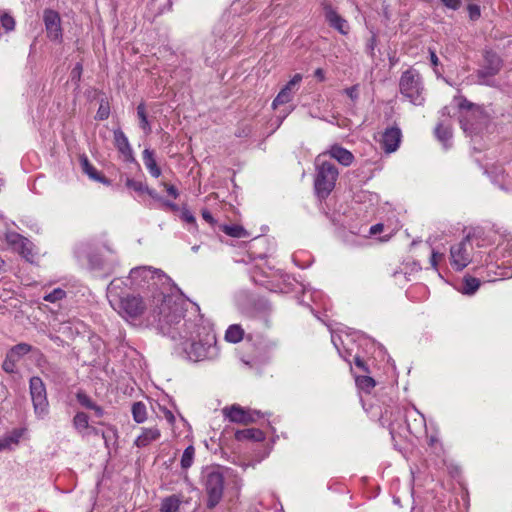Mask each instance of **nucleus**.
Wrapping results in <instances>:
<instances>
[{
  "instance_id": "ea45409f",
  "label": "nucleus",
  "mask_w": 512,
  "mask_h": 512,
  "mask_svg": "<svg viewBox=\"0 0 512 512\" xmlns=\"http://www.w3.org/2000/svg\"><path fill=\"white\" fill-rule=\"evenodd\" d=\"M32 347L26 343H20L13 346L7 353L15 360L19 361L24 355L31 351Z\"/></svg>"
},
{
  "instance_id": "c9c22d12",
  "label": "nucleus",
  "mask_w": 512,
  "mask_h": 512,
  "mask_svg": "<svg viewBox=\"0 0 512 512\" xmlns=\"http://www.w3.org/2000/svg\"><path fill=\"white\" fill-rule=\"evenodd\" d=\"M137 117L139 119L140 128L146 133L149 134L151 132V125L147 117L146 107L144 103H140L137 106Z\"/></svg>"
},
{
  "instance_id": "052dcab7",
  "label": "nucleus",
  "mask_w": 512,
  "mask_h": 512,
  "mask_svg": "<svg viewBox=\"0 0 512 512\" xmlns=\"http://www.w3.org/2000/svg\"><path fill=\"white\" fill-rule=\"evenodd\" d=\"M345 93L352 99V100H355L358 98V87L355 85V86H351L349 88H347L345 90Z\"/></svg>"
},
{
  "instance_id": "09e8293b",
  "label": "nucleus",
  "mask_w": 512,
  "mask_h": 512,
  "mask_svg": "<svg viewBox=\"0 0 512 512\" xmlns=\"http://www.w3.org/2000/svg\"><path fill=\"white\" fill-rule=\"evenodd\" d=\"M18 361L11 357L8 353L3 361L2 368L7 373H14L16 371V363Z\"/></svg>"
},
{
  "instance_id": "c85d7f7f",
  "label": "nucleus",
  "mask_w": 512,
  "mask_h": 512,
  "mask_svg": "<svg viewBox=\"0 0 512 512\" xmlns=\"http://www.w3.org/2000/svg\"><path fill=\"white\" fill-rule=\"evenodd\" d=\"M235 438L238 441L251 440V441H255V442H260L265 439V435L259 429L246 428V429H242V430H237L235 432Z\"/></svg>"
},
{
  "instance_id": "58836bf2",
  "label": "nucleus",
  "mask_w": 512,
  "mask_h": 512,
  "mask_svg": "<svg viewBox=\"0 0 512 512\" xmlns=\"http://www.w3.org/2000/svg\"><path fill=\"white\" fill-rule=\"evenodd\" d=\"M293 96L294 93L291 92V90L283 87L272 102L273 108L289 103L293 99Z\"/></svg>"
},
{
  "instance_id": "72a5a7b5",
  "label": "nucleus",
  "mask_w": 512,
  "mask_h": 512,
  "mask_svg": "<svg viewBox=\"0 0 512 512\" xmlns=\"http://www.w3.org/2000/svg\"><path fill=\"white\" fill-rule=\"evenodd\" d=\"M480 287L479 279L467 276L463 280V285L459 291L464 295H473Z\"/></svg>"
},
{
  "instance_id": "4468645a",
  "label": "nucleus",
  "mask_w": 512,
  "mask_h": 512,
  "mask_svg": "<svg viewBox=\"0 0 512 512\" xmlns=\"http://www.w3.org/2000/svg\"><path fill=\"white\" fill-rule=\"evenodd\" d=\"M252 279L254 282L264 286L272 292L288 293L290 291V283L288 282L289 278L284 275H279L278 273H273L269 276L266 275L265 279H259L257 271H255L252 274Z\"/></svg>"
},
{
  "instance_id": "a878e982",
  "label": "nucleus",
  "mask_w": 512,
  "mask_h": 512,
  "mask_svg": "<svg viewBox=\"0 0 512 512\" xmlns=\"http://www.w3.org/2000/svg\"><path fill=\"white\" fill-rule=\"evenodd\" d=\"M354 201L364 205L366 209L375 207L379 203V196L374 192L360 190L354 195Z\"/></svg>"
},
{
  "instance_id": "b1692460",
  "label": "nucleus",
  "mask_w": 512,
  "mask_h": 512,
  "mask_svg": "<svg viewBox=\"0 0 512 512\" xmlns=\"http://www.w3.org/2000/svg\"><path fill=\"white\" fill-rule=\"evenodd\" d=\"M324 153H327V156H330L331 158L335 159L338 163H340L343 166H350L354 161V155L344 147L334 144L332 145L327 151Z\"/></svg>"
},
{
  "instance_id": "5701e85b",
  "label": "nucleus",
  "mask_w": 512,
  "mask_h": 512,
  "mask_svg": "<svg viewBox=\"0 0 512 512\" xmlns=\"http://www.w3.org/2000/svg\"><path fill=\"white\" fill-rule=\"evenodd\" d=\"M114 145L117 150L121 153L126 161H134L133 150L128 141V138L121 129H116L113 132Z\"/></svg>"
},
{
  "instance_id": "e2e57ef3",
  "label": "nucleus",
  "mask_w": 512,
  "mask_h": 512,
  "mask_svg": "<svg viewBox=\"0 0 512 512\" xmlns=\"http://www.w3.org/2000/svg\"><path fill=\"white\" fill-rule=\"evenodd\" d=\"M145 193H147L152 199L159 201L160 203H162V201L164 199L154 189H150L149 187H147V190Z\"/></svg>"
},
{
  "instance_id": "bb28decb",
  "label": "nucleus",
  "mask_w": 512,
  "mask_h": 512,
  "mask_svg": "<svg viewBox=\"0 0 512 512\" xmlns=\"http://www.w3.org/2000/svg\"><path fill=\"white\" fill-rule=\"evenodd\" d=\"M160 437V431L156 427L143 428L142 433L136 438L137 447H145Z\"/></svg>"
},
{
  "instance_id": "c03bdc74",
  "label": "nucleus",
  "mask_w": 512,
  "mask_h": 512,
  "mask_svg": "<svg viewBox=\"0 0 512 512\" xmlns=\"http://www.w3.org/2000/svg\"><path fill=\"white\" fill-rule=\"evenodd\" d=\"M66 297V292L62 288H55L53 291L44 295L43 299L50 303H56Z\"/></svg>"
},
{
  "instance_id": "7ed1b4c3",
  "label": "nucleus",
  "mask_w": 512,
  "mask_h": 512,
  "mask_svg": "<svg viewBox=\"0 0 512 512\" xmlns=\"http://www.w3.org/2000/svg\"><path fill=\"white\" fill-rule=\"evenodd\" d=\"M128 284L123 278L113 279L107 287V298L111 307L126 321L140 319L156 325L160 331V319L154 318V306H160V298H149L148 303L140 296L127 293Z\"/></svg>"
},
{
  "instance_id": "de8ad7c7",
  "label": "nucleus",
  "mask_w": 512,
  "mask_h": 512,
  "mask_svg": "<svg viewBox=\"0 0 512 512\" xmlns=\"http://www.w3.org/2000/svg\"><path fill=\"white\" fill-rule=\"evenodd\" d=\"M78 403L86 409H91L95 402L83 391H78L76 394Z\"/></svg>"
},
{
  "instance_id": "39448f33",
  "label": "nucleus",
  "mask_w": 512,
  "mask_h": 512,
  "mask_svg": "<svg viewBox=\"0 0 512 512\" xmlns=\"http://www.w3.org/2000/svg\"><path fill=\"white\" fill-rule=\"evenodd\" d=\"M327 153H321L315 158L314 188L319 198H326L334 189L339 171L326 159Z\"/></svg>"
},
{
  "instance_id": "dca6fc26",
  "label": "nucleus",
  "mask_w": 512,
  "mask_h": 512,
  "mask_svg": "<svg viewBox=\"0 0 512 512\" xmlns=\"http://www.w3.org/2000/svg\"><path fill=\"white\" fill-rule=\"evenodd\" d=\"M223 414L231 422L247 424L256 421L262 417V413L258 410L244 409L239 405H232L231 407H225Z\"/></svg>"
},
{
  "instance_id": "69168bd1",
  "label": "nucleus",
  "mask_w": 512,
  "mask_h": 512,
  "mask_svg": "<svg viewBox=\"0 0 512 512\" xmlns=\"http://www.w3.org/2000/svg\"><path fill=\"white\" fill-rule=\"evenodd\" d=\"M382 230H383V224L378 223V224H375V225L370 227L369 233L371 235H377Z\"/></svg>"
},
{
  "instance_id": "bf43d9fd",
  "label": "nucleus",
  "mask_w": 512,
  "mask_h": 512,
  "mask_svg": "<svg viewBox=\"0 0 512 512\" xmlns=\"http://www.w3.org/2000/svg\"><path fill=\"white\" fill-rule=\"evenodd\" d=\"M353 360H354V363L355 365L362 369L363 371L367 372L368 371V368L366 367V364L364 362V360L359 356V355H354L353 356Z\"/></svg>"
},
{
  "instance_id": "a18cd8bd",
  "label": "nucleus",
  "mask_w": 512,
  "mask_h": 512,
  "mask_svg": "<svg viewBox=\"0 0 512 512\" xmlns=\"http://www.w3.org/2000/svg\"><path fill=\"white\" fill-rule=\"evenodd\" d=\"M171 0H152L151 1V9L158 13V14H161L167 10H169L171 8Z\"/></svg>"
},
{
  "instance_id": "a19ab883",
  "label": "nucleus",
  "mask_w": 512,
  "mask_h": 512,
  "mask_svg": "<svg viewBox=\"0 0 512 512\" xmlns=\"http://www.w3.org/2000/svg\"><path fill=\"white\" fill-rule=\"evenodd\" d=\"M23 433V429H14L3 437L5 443L9 445L10 450L18 445Z\"/></svg>"
},
{
  "instance_id": "603ef678",
  "label": "nucleus",
  "mask_w": 512,
  "mask_h": 512,
  "mask_svg": "<svg viewBox=\"0 0 512 512\" xmlns=\"http://www.w3.org/2000/svg\"><path fill=\"white\" fill-rule=\"evenodd\" d=\"M469 18L472 21H475L480 18L481 16V10L480 7L476 4H469L467 7Z\"/></svg>"
},
{
  "instance_id": "0eeeda50",
  "label": "nucleus",
  "mask_w": 512,
  "mask_h": 512,
  "mask_svg": "<svg viewBox=\"0 0 512 512\" xmlns=\"http://www.w3.org/2000/svg\"><path fill=\"white\" fill-rule=\"evenodd\" d=\"M225 473L219 466L206 467L202 472V482L207 494V506L214 508L222 499L224 490Z\"/></svg>"
},
{
  "instance_id": "473e14b6",
  "label": "nucleus",
  "mask_w": 512,
  "mask_h": 512,
  "mask_svg": "<svg viewBox=\"0 0 512 512\" xmlns=\"http://www.w3.org/2000/svg\"><path fill=\"white\" fill-rule=\"evenodd\" d=\"M73 427L77 430V432L81 435H85V431L89 427V418L88 415L84 412H77L73 417Z\"/></svg>"
},
{
  "instance_id": "9d476101",
  "label": "nucleus",
  "mask_w": 512,
  "mask_h": 512,
  "mask_svg": "<svg viewBox=\"0 0 512 512\" xmlns=\"http://www.w3.org/2000/svg\"><path fill=\"white\" fill-rule=\"evenodd\" d=\"M399 88L401 94L414 105H422L424 102L423 85L419 73L409 69L402 73Z\"/></svg>"
},
{
  "instance_id": "f257e3e1",
  "label": "nucleus",
  "mask_w": 512,
  "mask_h": 512,
  "mask_svg": "<svg viewBox=\"0 0 512 512\" xmlns=\"http://www.w3.org/2000/svg\"><path fill=\"white\" fill-rule=\"evenodd\" d=\"M160 332L174 342L175 351L186 360L200 362L219 356L213 325L199 313V306L195 303L188 301L187 305L164 314Z\"/></svg>"
},
{
  "instance_id": "4d7b16f0",
  "label": "nucleus",
  "mask_w": 512,
  "mask_h": 512,
  "mask_svg": "<svg viewBox=\"0 0 512 512\" xmlns=\"http://www.w3.org/2000/svg\"><path fill=\"white\" fill-rule=\"evenodd\" d=\"M163 186L165 187L168 195L171 196L173 199H177L179 197V191L174 185L163 183Z\"/></svg>"
},
{
  "instance_id": "2f4dec72",
  "label": "nucleus",
  "mask_w": 512,
  "mask_h": 512,
  "mask_svg": "<svg viewBox=\"0 0 512 512\" xmlns=\"http://www.w3.org/2000/svg\"><path fill=\"white\" fill-rule=\"evenodd\" d=\"M219 228L228 236L234 238H247L250 236L249 232L241 225L238 224H223Z\"/></svg>"
},
{
  "instance_id": "4be33fe9",
  "label": "nucleus",
  "mask_w": 512,
  "mask_h": 512,
  "mask_svg": "<svg viewBox=\"0 0 512 512\" xmlns=\"http://www.w3.org/2000/svg\"><path fill=\"white\" fill-rule=\"evenodd\" d=\"M324 11L325 18L332 28L337 30L342 35L348 34L350 29L348 22L341 15H339L335 9H333L331 6H326Z\"/></svg>"
},
{
  "instance_id": "37998d69",
  "label": "nucleus",
  "mask_w": 512,
  "mask_h": 512,
  "mask_svg": "<svg viewBox=\"0 0 512 512\" xmlns=\"http://www.w3.org/2000/svg\"><path fill=\"white\" fill-rule=\"evenodd\" d=\"M180 217H181L182 221H184L187 224L191 225V228H189L190 232L195 233V232L198 231V225H197V222H196V218L194 217V215L192 214V212L188 208L183 207L181 209Z\"/></svg>"
},
{
  "instance_id": "aec40b11",
  "label": "nucleus",
  "mask_w": 512,
  "mask_h": 512,
  "mask_svg": "<svg viewBox=\"0 0 512 512\" xmlns=\"http://www.w3.org/2000/svg\"><path fill=\"white\" fill-rule=\"evenodd\" d=\"M424 437L426 438L427 446L431 452L434 453L438 458H441V462L444 465V448L439 437L438 427L435 424L430 423L428 432L424 434Z\"/></svg>"
},
{
  "instance_id": "13d9d810",
  "label": "nucleus",
  "mask_w": 512,
  "mask_h": 512,
  "mask_svg": "<svg viewBox=\"0 0 512 512\" xmlns=\"http://www.w3.org/2000/svg\"><path fill=\"white\" fill-rule=\"evenodd\" d=\"M444 6L449 9L457 10L461 5V0H441Z\"/></svg>"
},
{
  "instance_id": "20e7f679",
  "label": "nucleus",
  "mask_w": 512,
  "mask_h": 512,
  "mask_svg": "<svg viewBox=\"0 0 512 512\" xmlns=\"http://www.w3.org/2000/svg\"><path fill=\"white\" fill-rule=\"evenodd\" d=\"M380 422L382 426L388 427L393 439L395 436H403L404 431L421 439L429 428L424 415L414 406L404 409L399 407L385 409L380 416Z\"/></svg>"
},
{
  "instance_id": "49530a36",
  "label": "nucleus",
  "mask_w": 512,
  "mask_h": 512,
  "mask_svg": "<svg viewBox=\"0 0 512 512\" xmlns=\"http://www.w3.org/2000/svg\"><path fill=\"white\" fill-rule=\"evenodd\" d=\"M125 184L129 189H132L138 193H145L148 187L144 182L131 178H127Z\"/></svg>"
},
{
  "instance_id": "cd10ccee",
  "label": "nucleus",
  "mask_w": 512,
  "mask_h": 512,
  "mask_svg": "<svg viewBox=\"0 0 512 512\" xmlns=\"http://www.w3.org/2000/svg\"><path fill=\"white\" fill-rule=\"evenodd\" d=\"M142 158H143V163H144L146 169L148 170V172L150 173V175L154 178H158L161 175V169L157 165V162H156V159L154 156V152L152 150L146 148L143 151Z\"/></svg>"
},
{
  "instance_id": "f704fd0d",
  "label": "nucleus",
  "mask_w": 512,
  "mask_h": 512,
  "mask_svg": "<svg viewBox=\"0 0 512 512\" xmlns=\"http://www.w3.org/2000/svg\"><path fill=\"white\" fill-rule=\"evenodd\" d=\"M355 382L359 391L367 394H369L376 385L375 380L370 376H357Z\"/></svg>"
},
{
  "instance_id": "f3484780",
  "label": "nucleus",
  "mask_w": 512,
  "mask_h": 512,
  "mask_svg": "<svg viewBox=\"0 0 512 512\" xmlns=\"http://www.w3.org/2000/svg\"><path fill=\"white\" fill-rule=\"evenodd\" d=\"M43 21L47 37L51 41L61 42L63 33L59 13L51 9H46L43 14Z\"/></svg>"
},
{
  "instance_id": "3c124183",
  "label": "nucleus",
  "mask_w": 512,
  "mask_h": 512,
  "mask_svg": "<svg viewBox=\"0 0 512 512\" xmlns=\"http://www.w3.org/2000/svg\"><path fill=\"white\" fill-rule=\"evenodd\" d=\"M302 78H303L302 75L297 73L291 78V80L284 87L288 88L289 90H291V92H293L295 94L296 91L298 90L300 82L302 81Z\"/></svg>"
},
{
  "instance_id": "e433bc0d",
  "label": "nucleus",
  "mask_w": 512,
  "mask_h": 512,
  "mask_svg": "<svg viewBox=\"0 0 512 512\" xmlns=\"http://www.w3.org/2000/svg\"><path fill=\"white\" fill-rule=\"evenodd\" d=\"M180 506V500L177 496L172 495L169 497H166L161 502V512H175L178 510Z\"/></svg>"
},
{
  "instance_id": "ddd939ff",
  "label": "nucleus",
  "mask_w": 512,
  "mask_h": 512,
  "mask_svg": "<svg viewBox=\"0 0 512 512\" xmlns=\"http://www.w3.org/2000/svg\"><path fill=\"white\" fill-rule=\"evenodd\" d=\"M485 173L501 190L512 192V163L492 165L485 169Z\"/></svg>"
},
{
  "instance_id": "7c9ffc66",
  "label": "nucleus",
  "mask_w": 512,
  "mask_h": 512,
  "mask_svg": "<svg viewBox=\"0 0 512 512\" xmlns=\"http://www.w3.org/2000/svg\"><path fill=\"white\" fill-rule=\"evenodd\" d=\"M244 329L239 324L230 325L225 332V340L229 343H239L244 338Z\"/></svg>"
},
{
  "instance_id": "4c0bfd02",
  "label": "nucleus",
  "mask_w": 512,
  "mask_h": 512,
  "mask_svg": "<svg viewBox=\"0 0 512 512\" xmlns=\"http://www.w3.org/2000/svg\"><path fill=\"white\" fill-rule=\"evenodd\" d=\"M133 419L137 423H143L147 419L146 405L142 402H136L132 405Z\"/></svg>"
},
{
  "instance_id": "c756f323",
  "label": "nucleus",
  "mask_w": 512,
  "mask_h": 512,
  "mask_svg": "<svg viewBox=\"0 0 512 512\" xmlns=\"http://www.w3.org/2000/svg\"><path fill=\"white\" fill-rule=\"evenodd\" d=\"M435 135L444 148L447 149L451 146L452 131L449 125L438 124L435 128Z\"/></svg>"
},
{
  "instance_id": "393cba45",
  "label": "nucleus",
  "mask_w": 512,
  "mask_h": 512,
  "mask_svg": "<svg viewBox=\"0 0 512 512\" xmlns=\"http://www.w3.org/2000/svg\"><path fill=\"white\" fill-rule=\"evenodd\" d=\"M79 163L81 170L84 174H86L91 180L107 184L108 181L104 176L90 163L88 157L85 154L79 156Z\"/></svg>"
},
{
  "instance_id": "338daca9",
  "label": "nucleus",
  "mask_w": 512,
  "mask_h": 512,
  "mask_svg": "<svg viewBox=\"0 0 512 512\" xmlns=\"http://www.w3.org/2000/svg\"><path fill=\"white\" fill-rule=\"evenodd\" d=\"M94 411V414L97 417H102L104 415V410L101 406L97 405L96 403L93 405V407L90 409Z\"/></svg>"
},
{
  "instance_id": "0e129e2a",
  "label": "nucleus",
  "mask_w": 512,
  "mask_h": 512,
  "mask_svg": "<svg viewBox=\"0 0 512 512\" xmlns=\"http://www.w3.org/2000/svg\"><path fill=\"white\" fill-rule=\"evenodd\" d=\"M163 206H165L166 208L170 209L171 211H178L179 210V206L171 201H168V200H165L163 199L162 203H161Z\"/></svg>"
},
{
  "instance_id": "5fc2aeb1",
  "label": "nucleus",
  "mask_w": 512,
  "mask_h": 512,
  "mask_svg": "<svg viewBox=\"0 0 512 512\" xmlns=\"http://www.w3.org/2000/svg\"><path fill=\"white\" fill-rule=\"evenodd\" d=\"M444 258L443 253L436 252L435 250H432L431 258H430V264L433 269L437 270L438 263L442 261Z\"/></svg>"
},
{
  "instance_id": "9b49d317",
  "label": "nucleus",
  "mask_w": 512,
  "mask_h": 512,
  "mask_svg": "<svg viewBox=\"0 0 512 512\" xmlns=\"http://www.w3.org/2000/svg\"><path fill=\"white\" fill-rule=\"evenodd\" d=\"M30 396L34 413L39 419H44L49 412V403L44 382L40 377L34 376L29 381Z\"/></svg>"
},
{
  "instance_id": "412c9836",
  "label": "nucleus",
  "mask_w": 512,
  "mask_h": 512,
  "mask_svg": "<svg viewBox=\"0 0 512 512\" xmlns=\"http://www.w3.org/2000/svg\"><path fill=\"white\" fill-rule=\"evenodd\" d=\"M402 133L398 127L386 128L382 134L381 147L386 153L395 152L401 142Z\"/></svg>"
},
{
  "instance_id": "8fccbe9b",
  "label": "nucleus",
  "mask_w": 512,
  "mask_h": 512,
  "mask_svg": "<svg viewBox=\"0 0 512 512\" xmlns=\"http://www.w3.org/2000/svg\"><path fill=\"white\" fill-rule=\"evenodd\" d=\"M110 115V107L107 102L102 101L96 113V119L106 120Z\"/></svg>"
},
{
  "instance_id": "a211bd4d",
  "label": "nucleus",
  "mask_w": 512,
  "mask_h": 512,
  "mask_svg": "<svg viewBox=\"0 0 512 512\" xmlns=\"http://www.w3.org/2000/svg\"><path fill=\"white\" fill-rule=\"evenodd\" d=\"M331 341L338 351L340 357H342L347 363L351 364L350 357L353 356L354 336L348 333L339 334L332 332Z\"/></svg>"
},
{
  "instance_id": "864d4df0",
  "label": "nucleus",
  "mask_w": 512,
  "mask_h": 512,
  "mask_svg": "<svg viewBox=\"0 0 512 512\" xmlns=\"http://www.w3.org/2000/svg\"><path fill=\"white\" fill-rule=\"evenodd\" d=\"M444 258L443 253L436 252L435 250H432L431 258H430V264L433 269L437 270L438 263L442 261Z\"/></svg>"
},
{
  "instance_id": "f03ea898",
  "label": "nucleus",
  "mask_w": 512,
  "mask_h": 512,
  "mask_svg": "<svg viewBox=\"0 0 512 512\" xmlns=\"http://www.w3.org/2000/svg\"><path fill=\"white\" fill-rule=\"evenodd\" d=\"M125 281L131 290L148 291L151 293L150 298H160V306H154L152 310V315L158 320L162 318L159 312H163V315L173 312L176 307L187 305L189 301L167 274L152 266L132 268Z\"/></svg>"
},
{
  "instance_id": "1a4fd4ad",
  "label": "nucleus",
  "mask_w": 512,
  "mask_h": 512,
  "mask_svg": "<svg viewBox=\"0 0 512 512\" xmlns=\"http://www.w3.org/2000/svg\"><path fill=\"white\" fill-rule=\"evenodd\" d=\"M461 109L460 124L464 133L473 136L477 135L487 122V117L480 107L468 102L466 99L458 103Z\"/></svg>"
},
{
  "instance_id": "79ce46f5",
  "label": "nucleus",
  "mask_w": 512,
  "mask_h": 512,
  "mask_svg": "<svg viewBox=\"0 0 512 512\" xmlns=\"http://www.w3.org/2000/svg\"><path fill=\"white\" fill-rule=\"evenodd\" d=\"M195 449L189 445L183 452L181 457V468L187 470L190 468L194 461Z\"/></svg>"
},
{
  "instance_id": "2eb2a0df",
  "label": "nucleus",
  "mask_w": 512,
  "mask_h": 512,
  "mask_svg": "<svg viewBox=\"0 0 512 512\" xmlns=\"http://www.w3.org/2000/svg\"><path fill=\"white\" fill-rule=\"evenodd\" d=\"M5 240L7 244L11 247L12 250L19 253L22 257H24L27 261L33 262V252H32V243L26 237L16 233V232H7L5 234Z\"/></svg>"
},
{
  "instance_id": "680f3d73",
  "label": "nucleus",
  "mask_w": 512,
  "mask_h": 512,
  "mask_svg": "<svg viewBox=\"0 0 512 512\" xmlns=\"http://www.w3.org/2000/svg\"><path fill=\"white\" fill-rule=\"evenodd\" d=\"M81 73H82V65L80 63H77L71 72L72 79L79 80L81 77Z\"/></svg>"
},
{
  "instance_id": "f8f14e48",
  "label": "nucleus",
  "mask_w": 512,
  "mask_h": 512,
  "mask_svg": "<svg viewBox=\"0 0 512 512\" xmlns=\"http://www.w3.org/2000/svg\"><path fill=\"white\" fill-rule=\"evenodd\" d=\"M502 67L500 57L492 52L486 51L484 54V65L477 71L478 83L481 85L494 86L493 77L499 73Z\"/></svg>"
},
{
  "instance_id": "6e6d98bb",
  "label": "nucleus",
  "mask_w": 512,
  "mask_h": 512,
  "mask_svg": "<svg viewBox=\"0 0 512 512\" xmlns=\"http://www.w3.org/2000/svg\"><path fill=\"white\" fill-rule=\"evenodd\" d=\"M201 214H202V218L207 223H209L212 227H214L217 224L216 219L213 217V215L207 209H203Z\"/></svg>"
},
{
  "instance_id": "6e6552de",
  "label": "nucleus",
  "mask_w": 512,
  "mask_h": 512,
  "mask_svg": "<svg viewBox=\"0 0 512 512\" xmlns=\"http://www.w3.org/2000/svg\"><path fill=\"white\" fill-rule=\"evenodd\" d=\"M485 239L483 243L480 242L477 236H467L460 242L450 247V265L456 271H462L473 260L474 246H485Z\"/></svg>"
},
{
  "instance_id": "6ab92c4d",
  "label": "nucleus",
  "mask_w": 512,
  "mask_h": 512,
  "mask_svg": "<svg viewBox=\"0 0 512 512\" xmlns=\"http://www.w3.org/2000/svg\"><path fill=\"white\" fill-rule=\"evenodd\" d=\"M299 302L303 305L310 306L313 313L315 309L311 306L310 302L324 310H327L329 307V299L324 293L311 287H303V294Z\"/></svg>"
},
{
  "instance_id": "774afa93",
  "label": "nucleus",
  "mask_w": 512,
  "mask_h": 512,
  "mask_svg": "<svg viewBox=\"0 0 512 512\" xmlns=\"http://www.w3.org/2000/svg\"><path fill=\"white\" fill-rule=\"evenodd\" d=\"M89 263L91 264L92 268H100L102 265V262L98 258H94L92 256H89Z\"/></svg>"
},
{
  "instance_id": "423d86ee",
  "label": "nucleus",
  "mask_w": 512,
  "mask_h": 512,
  "mask_svg": "<svg viewBox=\"0 0 512 512\" xmlns=\"http://www.w3.org/2000/svg\"><path fill=\"white\" fill-rule=\"evenodd\" d=\"M485 239H488V244H493L498 241L497 246L492 254H489L486 259L488 266L493 264V261H498L499 257L503 258L500 264H496L498 269L505 267L506 264H510L512 267V235L510 234H498L496 232H488ZM499 275L504 277L512 276V272L501 271Z\"/></svg>"
}]
</instances>
